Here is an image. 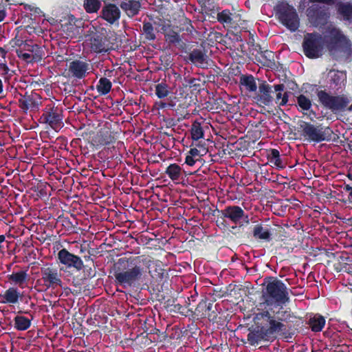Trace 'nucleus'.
Instances as JSON below:
<instances>
[{
  "mask_svg": "<svg viewBox=\"0 0 352 352\" xmlns=\"http://www.w3.org/2000/svg\"><path fill=\"white\" fill-rule=\"evenodd\" d=\"M255 326L248 329L247 342L250 346H257L263 342L274 341L278 336L292 338L300 327V319L289 309L279 308L263 310L254 317Z\"/></svg>",
  "mask_w": 352,
  "mask_h": 352,
  "instance_id": "nucleus-1",
  "label": "nucleus"
},
{
  "mask_svg": "<svg viewBox=\"0 0 352 352\" xmlns=\"http://www.w3.org/2000/svg\"><path fill=\"white\" fill-rule=\"evenodd\" d=\"M326 37L327 49L333 58L345 62L352 60V43L339 28H329Z\"/></svg>",
  "mask_w": 352,
  "mask_h": 352,
  "instance_id": "nucleus-2",
  "label": "nucleus"
},
{
  "mask_svg": "<svg viewBox=\"0 0 352 352\" xmlns=\"http://www.w3.org/2000/svg\"><path fill=\"white\" fill-rule=\"evenodd\" d=\"M143 272V268L133 261L120 258L115 266V281L124 288L134 287L142 280Z\"/></svg>",
  "mask_w": 352,
  "mask_h": 352,
  "instance_id": "nucleus-3",
  "label": "nucleus"
},
{
  "mask_svg": "<svg viewBox=\"0 0 352 352\" xmlns=\"http://www.w3.org/2000/svg\"><path fill=\"white\" fill-rule=\"evenodd\" d=\"M264 302L272 306L274 304L280 305H285L289 300V294L286 285L280 280L273 278L269 281L265 287V290L263 293Z\"/></svg>",
  "mask_w": 352,
  "mask_h": 352,
  "instance_id": "nucleus-4",
  "label": "nucleus"
},
{
  "mask_svg": "<svg viewBox=\"0 0 352 352\" xmlns=\"http://www.w3.org/2000/svg\"><path fill=\"white\" fill-rule=\"evenodd\" d=\"M278 21L291 32H296L300 26V19L295 8L286 1H278L274 7Z\"/></svg>",
  "mask_w": 352,
  "mask_h": 352,
  "instance_id": "nucleus-5",
  "label": "nucleus"
},
{
  "mask_svg": "<svg viewBox=\"0 0 352 352\" xmlns=\"http://www.w3.org/2000/svg\"><path fill=\"white\" fill-rule=\"evenodd\" d=\"M301 135L305 140L309 142H321L330 141L332 139L333 132L329 126H324L322 124L314 125L310 122H302L300 124Z\"/></svg>",
  "mask_w": 352,
  "mask_h": 352,
  "instance_id": "nucleus-6",
  "label": "nucleus"
},
{
  "mask_svg": "<svg viewBox=\"0 0 352 352\" xmlns=\"http://www.w3.org/2000/svg\"><path fill=\"white\" fill-rule=\"evenodd\" d=\"M303 53L310 59L321 57L324 50V39L322 34L314 32L304 35L302 43Z\"/></svg>",
  "mask_w": 352,
  "mask_h": 352,
  "instance_id": "nucleus-7",
  "label": "nucleus"
},
{
  "mask_svg": "<svg viewBox=\"0 0 352 352\" xmlns=\"http://www.w3.org/2000/svg\"><path fill=\"white\" fill-rule=\"evenodd\" d=\"M217 219L216 221L218 227H227L228 223L226 219H228L234 224L240 223L241 221L245 223L249 222L248 215L245 214V211L239 206H228L223 210H216Z\"/></svg>",
  "mask_w": 352,
  "mask_h": 352,
  "instance_id": "nucleus-8",
  "label": "nucleus"
},
{
  "mask_svg": "<svg viewBox=\"0 0 352 352\" xmlns=\"http://www.w3.org/2000/svg\"><path fill=\"white\" fill-rule=\"evenodd\" d=\"M316 94L321 106L332 112L344 111L350 102L346 96H333L326 90H318Z\"/></svg>",
  "mask_w": 352,
  "mask_h": 352,
  "instance_id": "nucleus-9",
  "label": "nucleus"
},
{
  "mask_svg": "<svg viewBox=\"0 0 352 352\" xmlns=\"http://www.w3.org/2000/svg\"><path fill=\"white\" fill-rule=\"evenodd\" d=\"M43 285L47 289H56L63 287L62 274L52 263H47L41 267Z\"/></svg>",
  "mask_w": 352,
  "mask_h": 352,
  "instance_id": "nucleus-10",
  "label": "nucleus"
},
{
  "mask_svg": "<svg viewBox=\"0 0 352 352\" xmlns=\"http://www.w3.org/2000/svg\"><path fill=\"white\" fill-rule=\"evenodd\" d=\"M63 111L60 108L54 104H48L43 109L38 120L40 123L47 124L57 131L63 126Z\"/></svg>",
  "mask_w": 352,
  "mask_h": 352,
  "instance_id": "nucleus-11",
  "label": "nucleus"
},
{
  "mask_svg": "<svg viewBox=\"0 0 352 352\" xmlns=\"http://www.w3.org/2000/svg\"><path fill=\"white\" fill-rule=\"evenodd\" d=\"M306 14L309 22L316 28L325 25L330 18L329 8L317 4L309 6L306 10Z\"/></svg>",
  "mask_w": 352,
  "mask_h": 352,
  "instance_id": "nucleus-12",
  "label": "nucleus"
},
{
  "mask_svg": "<svg viewBox=\"0 0 352 352\" xmlns=\"http://www.w3.org/2000/svg\"><path fill=\"white\" fill-rule=\"evenodd\" d=\"M57 258L60 265L66 267V269L74 270L76 272L82 270L84 263L82 258L67 250L63 248L58 251Z\"/></svg>",
  "mask_w": 352,
  "mask_h": 352,
  "instance_id": "nucleus-13",
  "label": "nucleus"
},
{
  "mask_svg": "<svg viewBox=\"0 0 352 352\" xmlns=\"http://www.w3.org/2000/svg\"><path fill=\"white\" fill-rule=\"evenodd\" d=\"M91 50L97 54H104L113 49V44L100 32H94L89 38Z\"/></svg>",
  "mask_w": 352,
  "mask_h": 352,
  "instance_id": "nucleus-14",
  "label": "nucleus"
},
{
  "mask_svg": "<svg viewBox=\"0 0 352 352\" xmlns=\"http://www.w3.org/2000/svg\"><path fill=\"white\" fill-rule=\"evenodd\" d=\"M40 95L35 92L32 91L30 94L25 92L24 95L21 94L19 106L23 112L36 111L42 103Z\"/></svg>",
  "mask_w": 352,
  "mask_h": 352,
  "instance_id": "nucleus-15",
  "label": "nucleus"
},
{
  "mask_svg": "<svg viewBox=\"0 0 352 352\" xmlns=\"http://www.w3.org/2000/svg\"><path fill=\"white\" fill-rule=\"evenodd\" d=\"M273 87L270 86L265 81L258 85V91L256 93L254 100L257 103L265 106H270L272 104L274 98L272 94L274 93Z\"/></svg>",
  "mask_w": 352,
  "mask_h": 352,
  "instance_id": "nucleus-16",
  "label": "nucleus"
},
{
  "mask_svg": "<svg viewBox=\"0 0 352 352\" xmlns=\"http://www.w3.org/2000/svg\"><path fill=\"white\" fill-rule=\"evenodd\" d=\"M333 254L336 258L333 263L334 270L337 272H343L352 274V256L345 252L338 254L337 256Z\"/></svg>",
  "mask_w": 352,
  "mask_h": 352,
  "instance_id": "nucleus-17",
  "label": "nucleus"
},
{
  "mask_svg": "<svg viewBox=\"0 0 352 352\" xmlns=\"http://www.w3.org/2000/svg\"><path fill=\"white\" fill-rule=\"evenodd\" d=\"M89 69V64L80 60H74L69 65V72L78 79L84 78Z\"/></svg>",
  "mask_w": 352,
  "mask_h": 352,
  "instance_id": "nucleus-18",
  "label": "nucleus"
},
{
  "mask_svg": "<svg viewBox=\"0 0 352 352\" xmlns=\"http://www.w3.org/2000/svg\"><path fill=\"white\" fill-rule=\"evenodd\" d=\"M23 296V293L14 287H9L4 293L0 294L1 302L10 305L18 303L19 300H22Z\"/></svg>",
  "mask_w": 352,
  "mask_h": 352,
  "instance_id": "nucleus-19",
  "label": "nucleus"
},
{
  "mask_svg": "<svg viewBox=\"0 0 352 352\" xmlns=\"http://www.w3.org/2000/svg\"><path fill=\"white\" fill-rule=\"evenodd\" d=\"M297 105L304 114L307 115L311 120L316 117V113L311 109V100L304 94H300L296 97Z\"/></svg>",
  "mask_w": 352,
  "mask_h": 352,
  "instance_id": "nucleus-20",
  "label": "nucleus"
},
{
  "mask_svg": "<svg viewBox=\"0 0 352 352\" xmlns=\"http://www.w3.org/2000/svg\"><path fill=\"white\" fill-rule=\"evenodd\" d=\"M119 5L129 17H133L138 14L141 8L139 0H122Z\"/></svg>",
  "mask_w": 352,
  "mask_h": 352,
  "instance_id": "nucleus-21",
  "label": "nucleus"
},
{
  "mask_svg": "<svg viewBox=\"0 0 352 352\" xmlns=\"http://www.w3.org/2000/svg\"><path fill=\"white\" fill-rule=\"evenodd\" d=\"M239 86L241 90L247 92H256L257 86L256 78L252 74H241L239 78Z\"/></svg>",
  "mask_w": 352,
  "mask_h": 352,
  "instance_id": "nucleus-22",
  "label": "nucleus"
},
{
  "mask_svg": "<svg viewBox=\"0 0 352 352\" xmlns=\"http://www.w3.org/2000/svg\"><path fill=\"white\" fill-rule=\"evenodd\" d=\"M184 83H187L191 90V96H197L204 89L205 82L199 78H194L190 75L184 76Z\"/></svg>",
  "mask_w": 352,
  "mask_h": 352,
  "instance_id": "nucleus-23",
  "label": "nucleus"
},
{
  "mask_svg": "<svg viewBox=\"0 0 352 352\" xmlns=\"http://www.w3.org/2000/svg\"><path fill=\"white\" fill-rule=\"evenodd\" d=\"M252 234L256 239L263 240L267 242L272 239L271 229L267 226H264L261 223L257 224L254 227Z\"/></svg>",
  "mask_w": 352,
  "mask_h": 352,
  "instance_id": "nucleus-24",
  "label": "nucleus"
},
{
  "mask_svg": "<svg viewBox=\"0 0 352 352\" xmlns=\"http://www.w3.org/2000/svg\"><path fill=\"white\" fill-rule=\"evenodd\" d=\"M120 16V10L118 7L114 4H109L105 6L102 10L103 19L111 24L119 19Z\"/></svg>",
  "mask_w": 352,
  "mask_h": 352,
  "instance_id": "nucleus-25",
  "label": "nucleus"
},
{
  "mask_svg": "<svg viewBox=\"0 0 352 352\" xmlns=\"http://www.w3.org/2000/svg\"><path fill=\"white\" fill-rule=\"evenodd\" d=\"M215 299L208 300L206 297L199 302L195 310V315L197 318H206L207 313L210 311L213 307V302Z\"/></svg>",
  "mask_w": 352,
  "mask_h": 352,
  "instance_id": "nucleus-26",
  "label": "nucleus"
},
{
  "mask_svg": "<svg viewBox=\"0 0 352 352\" xmlns=\"http://www.w3.org/2000/svg\"><path fill=\"white\" fill-rule=\"evenodd\" d=\"M28 278V270L13 272L11 274L8 276V278L11 283L17 285L22 289L24 288Z\"/></svg>",
  "mask_w": 352,
  "mask_h": 352,
  "instance_id": "nucleus-27",
  "label": "nucleus"
},
{
  "mask_svg": "<svg viewBox=\"0 0 352 352\" xmlns=\"http://www.w3.org/2000/svg\"><path fill=\"white\" fill-rule=\"evenodd\" d=\"M23 50L25 52L30 53L34 57L36 62H39L42 60L44 55V51L41 47L37 44L33 43L32 40H28L23 45Z\"/></svg>",
  "mask_w": 352,
  "mask_h": 352,
  "instance_id": "nucleus-28",
  "label": "nucleus"
},
{
  "mask_svg": "<svg viewBox=\"0 0 352 352\" xmlns=\"http://www.w3.org/2000/svg\"><path fill=\"white\" fill-rule=\"evenodd\" d=\"M188 60L197 67H203L206 63L207 56L204 50L199 49H194L188 56Z\"/></svg>",
  "mask_w": 352,
  "mask_h": 352,
  "instance_id": "nucleus-29",
  "label": "nucleus"
},
{
  "mask_svg": "<svg viewBox=\"0 0 352 352\" xmlns=\"http://www.w3.org/2000/svg\"><path fill=\"white\" fill-rule=\"evenodd\" d=\"M96 142L98 144L107 146L116 142L113 133L109 129L100 130L96 137Z\"/></svg>",
  "mask_w": 352,
  "mask_h": 352,
  "instance_id": "nucleus-30",
  "label": "nucleus"
},
{
  "mask_svg": "<svg viewBox=\"0 0 352 352\" xmlns=\"http://www.w3.org/2000/svg\"><path fill=\"white\" fill-rule=\"evenodd\" d=\"M337 13L343 20L352 21V3L339 2L336 5Z\"/></svg>",
  "mask_w": 352,
  "mask_h": 352,
  "instance_id": "nucleus-31",
  "label": "nucleus"
},
{
  "mask_svg": "<svg viewBox=\"0 0 352 352\" xmlns=\"http://www.w3.org/2000/svg\"><path fill=\"white\" fill-rule=\"evenodd\" d=\"M326 323V320L324 316L320 314H316L311 316L307 322V324L314 332H320L322 330Z\"/></svg>",
  "mask_w": 352,
  "mask_h": 352,
  "instance_id": "nucleus-32",
  "label": "nucleus"
},
{
  "mask_svg": "<svg viewBox=\"0 0 352 352\" xmlns=\"http://www.w3.org/2000/svg\"><path fill=\"white\" fill-rule=\"evenodd\" d=\"M184 170L177 164H170L166 169L165 173L173 182H179L183 178Z\"/></svg>",
  "mask_w": 352,
  "mask_h": 352,
  "instance_id": "nucleus-33",
  "label": "nucleus"
},
{
  "mask_svg": "<svg viewBox=\"0 0 352 352\" xmlns=\"http://www.w3.org/2000/svg\"><path fill=\"white\" fill-rule=\"evenodd\" d=\"M268 162L278 169L285 168L286 163L282 160L280 153L277 149H270L267 153Z\"/></svg>",
  "mask_w": 352,
  "mask_h": 352,
  "instance_id": "nucleus-34",
  "label": "nucleus"
},
{
  "mask_svg": "<svg viewBox=\"0 0 352 352\" xmlns=\"http://www.w3.org/2000/svg\"><path fill=\"white\" fill-rule=\"evenodd\" d=\"M273 89L274 93H276V103L280 106L285 105L288 102V94L287 92L282 93L285 90V85L283 84L274 85Z\"/></svg>",
  "mask_w": 352,
  "mask_h": 352,
  "instance_id": "nucleus-35",
  "label": "nucleus"
},
{
  "mask_svg": "<svg viewBox=\"0 0 352 352\" xmlns=\"http://www.w3.org/2000/svg\"><path fill=\"white\" fill-rule=\"evenodd\" d=\"M13 321L14 328L17 331H25L30 327L32 324V319L21 315L16 316Z\"/></svg>",
  "mask_w": 352,
  "mask_h": 352,
  "instance_id": "nucleus-36",
  "label": "nucleus"
},
{
  "mask_svg": "<svg viewBox=\"0 0 352 352\" xmlns=\"http://www.w3.org/2000/svg\"><path fill=\"white\" fill-rule=\"evenodd\" d=\"M257 58L265 66L272 67L276 65L274 53L270 50H263Z\"/></svg>",
  "mask_w": 352,
  "mask_h": 352,
  "instance_id": "nucleus-37",
  "label": "nucleus"
},
{
  "mask_svg": "<svg viewBox=\"0 0 352 352\" xmlns=\"http://www.w3.org/2000/svg\"><path fill=\"white\" fill-rule=\"evenodd\" d=\"M112 83L108 78L103 77L101 78L98 85H96V89L100 95H106L109 94L111 89Z\"/></svg>",
  "mask_w": 352,
  "mask_h": 352,
  "instance_id": "nucleus-38",
  "label": "nucleus"
},
{
  "mask_svg": "<svg viewBox=\"0 0 352 352\" xmlns=\"http://www.w3.org/2000/svg\"><path fill=\"white\" fill-rule=\"evenodd\" d=\"M142 31L144 38L148 41H153L156 38V34L153 25L150 22L144 21L142 25Z\"/></svg>",
  "mask_w": 352,
  "mask_h": 352,
  "instance_id": "nucleus-39",
  "label": "nucleus"
},
{
  "mask_svg": "<svg viewBox=\"0 0 352 352\" xmlns=\"http://www.w3.org/2000/svg\"><path fill=\"white\" fill-rule=\"evenodd\" d=\"M191 138L193 140H198L204 138V130L201 123L195 120L192 122L190 129Z\"/></svg>",
  "mask_w": 352,
  "mask_h": 352,
  "instance_id": "nucleus-40",
  "label": "nucleus"
},
{
  "mask_svg": "<svg viewBox=\"0 0 352 352\" xmlns=\"http://www.w3.org/2000/svg\"><path fill=\"white\" fill-rule=\"evenodd\" d=\"M164 38L166 42L170 45H177L182 42L179 34L173 30H170L168 32H164Z\"/></svg>",
  "mask_w": 352,
  "mask_h": 352,
  "instance_id": "nucleus-41",
  "label": "nucleus"
},
{
  "mask_svg": "<svg viewBox=\"0 0 352 352\" xmlns=\"http://www.w3.org/2000/svg\"><path fill=\"white\" fill-rule=\"evenodd\" d=\"M101 3L99 0H85L84 8L87 12H96L100 8Z\"/></svg>",
  "mask_w": 352,
  "mask_h": 352,
  "instance_id": "nucleus-42",
  "label": "nucleus"
},
{
  "mask_svg": "<svg viewBox=\"0 0 352 352\" xmlns=\"http://www.w3.org/2000/svg\"><path fill=\"white\" fill-rule=\"evenodd\" d=\"M231 16L232 13L229 10H223L217 14V20L222 24L231 25L232 23Z\"/></svg>",
  "mask_w": 352,
  "mask_h": 352,
  "instance_id": "nucleus-43",
  "label": "nucleus"
},
{
  "mask_svg": "<svg viewBox=\"0 0 352 352\" xmlns=\"http://www.w3.org/2000/svg\"><path fill=\"white\" fill-rule=\"evenodd\" d=\"M168 85L166 83H159L155 86V94L156 96L162 99L167 97L169 94Z\"/></svg>",
  "mask_w": 352,
  "mask_h": 352,
  "instance_id": "nucleus-44",
  "label": "nucleus"
},
{
  "mask_svg": "<svg viewBox=\"0 0 352 352\" xmlns=\"http://www.w3.org/2000/svg\"><path fill=\"white\" fill-rule=\"evenodd\" d=\"M179 92V95L183 98L189 97L191 98L193 96H191V90L187 83H184V78L182 79V85L179 86L177 91Z\"/></svg>",
  "mask_w": 352,
  "mask_h": 352,
  "instance_id": "nucleus-45",
  "label": "nucleus"
},
{
  "mask_svg": "<svg viewBox=\"0 0 352 352\" xmlns=\"http://www.w3.org/2000/svg\"><path fill=\"white\" fill-rule=\"evenodd\" d=\"M170 300H168L167 301L168 302V306L170 307V311H174V312H176V313H179V314H181L182 315H185L186 312V309L187 308L183 305H182L180 303H175V300H173L172 302L173 303L172 304H170Z\"/></svg>",
  "mask_w": 352,
  "mask_h": 352,
  "instance_id": "nucleus-46",
  "label": "nucleus"
},
{
  "mask_svg": "<svg viewBox=\"0 0 352 352\" xmlns=\"http://www.w3.org/2000/svg\"><path fill=\"white\" fill-rule=\"evenodd\" d=\"M252 41H250L248 43V45L250 47V50L252 54L257 58L263 50L259 44L254 43L253 37H252Z\"/></svg>",
  "mask_w": 352,
  "mask_h": 352,
  "instance_id": "nucleus-47",
  "label": "nucleus"
},
{
  "mask_svg": "<svg viewBox=\"0 0 352 352\" xmlns=\"http://www.w3.org/2000/svg\"><path fill=\"white\" fill-rule=\"evenodd\" d=\"M16 54L19 58L28 63L36 62L32 54L25 52V50H16Z\"/></svg>",
  "mask_w": 352,
  "mask_h": 352,
  "instance_id": "nucleus-48",
  "label": "nucleus"
},
{
  "mask_svg": "<svg viewBox=\"0 0 352 352\" xmlns=\"http://www.w3.org/2000/svg\"><path fill=\"white\" fill-rule=\"evenodd\" d=\"M59 221L62 222V225L66 228L67 231L74 232L76 227L72 223L69 217H59Z\"/></svg>",
  "mask_w": 352,
  "mask_h": 352,
  "instance_id": "nucleus-49",
  "label": "nucleus"
},
{
  "mask_svg": "<svg viewBox=\"0 0 352 352\" xmlns=\"http://www.w3.org/2000/svg\"><path fill=\"white\" fill-rule=\"evenodd\" d=\"M82 270L84 272V276L86 278H92L96 274L95 267H92L89 265H84Z\"/></svg>",
  "mask_w": 352,
  "mask_h": 352,
  "instance_id": "nucleus-50",
  "label": "nucleus"
},
{
  "mask_svg": "<svg viewBox=\"0 0 352 352\" xmlns=\"http://www.w3.org/2000/svg\"><path fill=\"white\" fill-rule=\"evenodd\" d=\"M198 146L199 147V149L197 148V147L190 148V151H188V153L190 154L192 157L199 160L201 156L203 155V154L201 153V149L202 150L203 152H206V148L202 146Z\"/></svg>",
  "mask_w": 352,
  "mask_h": 352,
  "instance_id": "nucleus-51",
  "label": "nucleus"
},
{
  "mask_svg": "<svg viewBox=\"0 0 352 352\" xmlns=\"http://www.w3.org/2000/svg\"><path fill=\"white\" fill-rule=\"evenodd\" d=\"M173 332L172 333L170 338L172 339L180 340L184 336V331L179 327H174L173 329ZM187 330H185L186 331Z\"/></svg>",
  "mask_w": 352,
  "mask_h": 352,
  "instance_id": "nucleus-52",
  "label": "nucleus"
},
{
  "mask_svg": "<svg viewBox=\"0 0 352 352\" xmlns=\"http://www.w3.org/2000/svg\"><path fill=\"white\" fill-rule=\"evenodd\" d=\"M155 106L157 109H166V108H172L174 107V104L172 102H166L164 101H159L155 103Z\"/></svg>",
  "mask_w": 352,
  "mask_h": 352,
  "instance_id": "nucleus-53",
  "label": "nucleus"
},
{
  "mask_svg": "<svg viewBox=\"0 0 352 352\" xmlns=\"http://www.w3.org/2000/svg\"><path fill=\"white\" fill-rule=\"evenodd\" d=\"M28 41V40L23 41V39L15 37L11 41V43H13V45L19 47V48L18 50H23V45H25V43H27Z\"/></svg>",
  "mask_w": 352,
  "mask_h": 352,
  "instance_id": "nucleus-54",
  "label": "nucleus"
},
{
  "mask_svg": "<svg viewBox=\"0 0 352 352\" xmlns=\"http://www.w3.org/2000/svg\"><path fill=\"white\" fill-rule=\"evenodd\" d=\"M206 317L208 318V320L212 322H218V319H219V317H218V314L217 313V311L212 310V309H211L210 311H208L207 313V316Z\"/></svg>",
  "mask_w": 352,
  "mask_h": 352,
  "instance_id": "nucleus-55",
  "label": "nucleus"
},
{
  "mask_svg": "<svg viewBox=\"0 0 352 352\" xmlns=\"http://www.w3.org/2000/svg\"><path fill=\"white\" fill-rule=\"evenodd\" d=\"M197 161H199L195 157H192L190 154H188L185 159V163L188 166H192Z\"/></svg>",
  "mask_w": 352,
  "mask_h": 352,
  "instance_id": "nucleus-56",
  "label": "nucleus"
},
{
  "mask_svg": "<svg viewBox=\"0 0 352 352\" xmlns=\"http://www.w3.org/2000/svg\"><path fill=\"white\" fill-rule=\"evenodd\" d=\"M336 0H309L311 3H322L328 6H332L335 3Z\"/></svg>",
  "mask_w": 352,
  "mask_h": 352,
  "instance_id": "nucleus-57",
  "label": "nucleus"
},
{
  "mask_svg": "<svg viewBox=\"0 0 352 352\" xmlns=\"http://www.w3.org/2000/svg\"><path fill=\"white\" fill-rule=\"evenodd\" d=\"M160 23L158 24L160 27H161V30L162 31V33L164 34V32H168V30L170 27L169 24H166L164 21L160 19Z\"/></svg>",
  "mask_w": 352,
  "mask_h": 352,
  "instance_id": "nucleus-58",
  "label": "nucleus"
},
{
  "mask_svg": "<svg viewBox=\"0 0 352 352\" xmlns=\"http://www.w3.org/2000/svg\"><path fill=\"white\" fill-rule=\"evenodd\" d=\"M343 190L345 192L349 193V198L352 199V183L351 184H344Z\"/></svg>",
  "mask_w": 352,
  "mask_h": 352,
  "instance_id": "nucleus-59",
  "label": "nucleus"
},
{
  "mask_svg": "<svg viewBox=\"0 0 352 352\" xmlns=\"http://www.w3.org/2000/svg\"><path fill=\"white\" fill-rule=\"evenodd\" d=\"M0 69L3 72L4 74H8L10 71L8 65L5 63L0 64Z\"/></svg>",
  "mask_w": 352,
  "mask_h": 352,
  "instance_id": "nucleus-60",
  "label": "nucleus"
},
{
  "mask_svg": "<svg viewBox=\"0 0 352 352\" xmlns=\"http://www.w3.org/2000/svg\"><path fill=\"white\" fill-rule=\"evenodd\" d=\"M236 50H237V51H239L241 53V56L245 55L246 53L244 44H240L239 45V47H237Z\"/></svg>",
  "mask_w": 352,
  "mask_h": 352,
  "instance_id": "nucleus-61",
  "label": "nucleus"
},
{
  "mask_svg": "<svg viewBox=\"0 0 352 352\" xmlns=\"http://www.w3.org/2000/svg\"><path fill=\"white\" fill-rule=\"evenodd\" d=\"M6 16V11L4 8H0V22L3 21Z\"/></svg>",
  "mask_w": 352,
  "mask_h": 352,
  "instance_id": "nucleus-62",
  "label": "nucleus"
},
{
  "mask_svg": "<svg viewBox=\"0 0 352 352\" xmlns=\"http://www.w3.org/2000/svg\"><path fill=\"white\" fill-rule=\"evenodd\" d=\"M190 331L197 330V326L192 324L191 325H188ZM191 333H195V331H191Z\"/></svg>",
  "mask_w": 352,
  "mask_h": 352,
  "instance_id": "nucleus-63",
  "label": "nucleus"
},
{
  "mask_svg": "<svg viewBox=\"0 0 352 352\" xmlns=\"http://www.w3.org/2000/svg\"><path fill=\"white\" fill-rule=\"evenodd\" d=\"M0 52L3 56H4L7 53L6 50H4L3 47H0Z\"/></svg>",
  "mask_w": 352,
  "mask_h": 352,
  "instance_id": "nucleus-64",
  "label": "nucleus"
}]
</instances>
